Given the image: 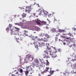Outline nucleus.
I'll list each match as a JSON object with an SVG mask.
<instances>
[{"label": "nucleus", "instance_id": "f257e3e1", "mask_svg": "<svg viewBox=\"0 0 76 76\" xmlns=\"http://www.w3.org/2000/svg\"><path fill=\"white\" fill-rule=\"evenodd\" d=\"M33 65L34 66H36L37 67L39 66V61L37 59H34V62H33Z\"/></svg>", "mask_w": 76, "mask_h": 76}, {"label": "nucleus", "instance_id": "f03ea898", "mask_svg": "<svg viewBox=\"0 0 76 76\" xmlns=\"http://www.w3.org/2000/svg\"><path fill=\"white\" fill-rule=\"evenodd\" d=\"M11 35H14L13 37L16 39H18L19 38H18V35L15 33V32L13 31L12 30H11Z\"/></svg>", "mask_w": 76, "mask_h": 76}, {"label": "nucleus", "instance_id": "7ed1b4c3", "mask_svg": "<svg viewBox=\"0 0 76 76\" xmlns=\"http://www.w3.org/2000/svg\"><path fill=\"white\" fill-rule=\"evenodd\" d=\"M40 43V42H37L38 43V44L36 45H39V47H42V46H44V45H47V44H45V42H43V41H41Z\"/></svg>", "mask_w": 76, "mask_h": 76}, {"label": "nucleus", "instance_id": "20e7f679", "mask_svg": "<svg viewBox=\"0 0 76 76\" xmlns=\"http://www.w3.org/2000/svg\"><path fill=\"white\" fill-rule=\"evenodd\" d=\"M31 6H27L26 7V9H27L25 10L26 12H28V13H29L32 9H33V8H31Z\"/></svg>", "mask_w": 76, "mask_h": 76}, {"label": "nucleus", "instance_id": "39448f33", "mask_svg": "<svg viewBox=\"0 0 76 76\" xmlns=\"http://www.w3.org/2000/svg\"><path fill=\"white\" fill-rule=\"evenodd\" d=\"M51 69H52V68L48 67H46V69L45 70L43 71L44 73H47V72H50L51 71Z\"/></svg>", "mask_w": 76, "mask_h": 76}, {"label": "nucleus", "instance_id": "423d86ee", "mask_svg": "<svg viewBox=\"0 0 76 76\" xmlns=\"http://www.w3.org/2000/svg\"><path fill=\"white\" fill-rule=\"evenodd\" d=\"M38 41H41H41H44V42H47L48 41V40L47 39L45 38H44L43 39H42V38L39 39L38 38L37 39Z\"/></svg>", "mask_w": 76, "mask_h": 76}, {"label": "nucleus", "instance_id": "0eeeda50", "mask_svg": "<svg viewBox=\"0 0 76 76\" xmlns=\"http://www.w3.org/2000/svg\"><path fill=\"white\" fill-rule=\"evenodd\" d=\"M65 38L66 39H69L72 42H75V38H71L70 37H66Z\"/></svg>", "mask_w": 76, "mask_h": 76}, {"label": "nucleus", "instance_id": "6e6552de", "mask_svg": "<svg viewBox=\"0 0 76 76\" xmlns=\"http://www.w3.org/2000/svg\"><path fill=\"white\" fill-rule=\"evenodd\" d=\"M18 39H18V40H17V43H19L20 42V41H22V40H23V39L22 38V37H20V38H19V35H18Z\"/></svg>", "mask_w": 76, "mask_h": 76}, {"label": "nucleus", "instance_id": "1a4fd4ad", "mask_svg": "<svg viewBox=\"0 0 76 76\" xmlns=\"http://www.w3.org/2000/svg\"><path fill=\"white\" fill-rule=\"evenodd\" d=\"M36 23L39 25H42V22L39 20V19H37L36 21Z\"/></svg>", "mask_w": 76, "mask_h": 76}, {"label": "nucleus", "instance_id": "9d476101", "mask_svg": "<svg viewBox=\"0 0 76 76\" xmlns=\"http://www.w3.org/2000/svg\"><path fill=\"white\" fill-rule=\"evenodd\" d=\"M43 56H44L43 57V58H46L47 59L48 58H50V57L48 56V54H44Z\"/></svg>", "mask_w": 76, "mask_h": 76}, {"label": "nucleus", "instance_id": "9b49d317", "mask_svg": "<svg viewBox=\"0 0 76 76\" xmlns=\"http://www.w3.org/2000/svg\"><path fill=\"white\" fill-rule=\"evenodd\" d=\"M68 39L66 41V39L64 40V41H65L66 42V43H67V44H70V40L69 39Z\"/></svg>", "mask_w": 76, "mask_h": 76}, {"label": "nucleus", "instance_id": "f8f14e48", "mask_svg": "<svg viewBox=\"0 0 76 76\" xmlns=\"http://www.w3.org/2000/svg\"><path fill=\"white\" fill-rule=\"evenodd\" d=\"M68 35L67 36H68V37H69H69H73L74 36L73 35V34H72L71 33H68L67 34Z\"/></svg>", "mask_w": 76, "mask_h": 76}, {"label": "nucleus", "instance_id": "ddd939ff", "mask_svg": "<svg viewBox=\"0 0 76 76\" xmlns=\"http://www.w3.org/2000/svg\"><path fill=\"white\" fill-rule=\"evenodd\" d=\"M26 67V70H31V67L29 66H27Z\"/></svg>", "mask_w": 76, "mask_h": 76}, {"label": "nucleus", "instance_id": "4468645a", "mask_svg": "<svg viewBox=\"0 0 76 76\" xmlns=\"http://www.w3.org/2000/svg\"><path fill=\"white\" fill-rule=\"evenodd\" d=\"M51 56L52 58H56L57 57V55H56L55 53H52V55H51Z\"/></svg>", "mask_w": 76, "mask_h": 76}, {"label": "nucleus", "instance_id": "2eb2a0df", "mask_svg": "<svg viewBox=\"0 0 76 76\" xmlns=\"http://www.w3.org/2000/svg\"><path fill=\"white\" fill-rule=\"evenodd\" d=\"M37 73H38V75L39 76H41V74H44V72H41L40 71H39V72H37Z\"/></svg>", "mask_w": 76, "mask_h": 76}, {"label": "nucleus", "instance_id": "dca6fc26", "mask_svg": "<svg viewBox=\"0 0 76 76\" xmlns=\"http://www.w3.org/2000/svg\"><path fill=\"white\" fill-rule=\"evenodd\" d=\"M51 31L52 32H56V28H53L51 30Z\"/></svg>", "mask_w": 76, "mask_h": 76}, {"label": "nucleus", "instance_id": "f3484780", "mask_svg": "<svg viewBox=\"0 0 76 76\" xmlns=\"http://www.w3.org/2000/svg\"><path fill=\"white\" fill-rule=\"evenodd\" d=\"M24 34L25 35H26V36H28V34H26V33H28V31H27L24 30Z\"/></svg>", "mask_w": 76, "mask_h": 76}, {"label": "nucleus", "instance_id": "a211bd4d", "mask_svg": "<svg viewBox=\"0 0 76 76\" xmlns=\"http://www.w3.org/2000/svg\"><path fill=\"white\" fill-rule=\"evenodd\" d=\"M28 58H29L30 59H31L32 60H33L34 59V56L31 55L29 56L28 57Z\"/></svg>", "mask_w": 76, "mask_h": 76}, {"label": "nucleus", "instance_id": "6ab92c4d", "mask_svg": "<svg viewBox=\"0 0 76 76\" xmlns=\"http://www.w3.org/2000/svg\"><path fill=\"white\" fill-rule=\"evenodd\" d=\"M54 71H52V70L49 72V73L50 75H52L54 73Z\"/></svg>", "mask_w": 76, "mask_h": 76}, {"label": "nucleus", "instance_id": "aec40b11", "mask_svg": "<svg viewBox=\"0 0 76 76\" xmlns=\"http://www.w3.org/2000/svg\"><path fill=\"white\" fill-rule=\"evenodd\" d=\"M45 36L46 38H50V36L48 35V34H46Z\"/></svg>", "mask_w": 76, "mask_h": 76}, {"label": "nucleus", "instance_id": "412c9836", "mask_svg": "<svg viewBox=\"0 0 76 76\" xmlns=\"http://www.w3.org/2000/svg\"><path fill=\"white\" fill-rule=\"evenodd\" d=\"M25 73L26 76H28V75L29 74V71L27 70L26 71H25Z\"/></svg>", "mask_w": 76, "mask_h": 76}, {"label": "nucleus", "instance_id": "4be33fe9", "mask_svg": "<svg viewBox=\"0 0 76 76\" xmlns=\"http://www.w3.org/2000/svg\"><path fill=\"white\" fill-rule=\"evenodd\" d=\"M11 29V28H10V27H8L6 29V30L7 31H8V32H9L10 31V29Z\"/></svg>", "mask_w": 76, "mask_h": 76}, {"label": "nucleus", "instance_id": "5701e85b", "mask_svg": "<svg viewBox=\"0 0 76 76\" xmlns=\"http://www.w3.org/2000/svg\"><path fill=\"white\" fill-rule=\"evenodd\" d=\"M42 25H46L47 24V22H45L44 21H42Z\"/></svg>", "mask_w": 76, "mask_h": 76}, {"label": "nucleus", "instance_id": "b1692460", "mask_svg": "<svg viewBox=\"0 0 76 76\" xmlns=\"http://www.w3.org/2000/svg\"><path fill=\"white\" fill-rule=\"evenodd\" d=\"M26 14H25L23 13L22 15V16L23 18H25V17H26Z\"/></svg>", "mask_w": 76, "mask_h": 76}, {"label": "nucleus", "instance_id": "393cba45", "mask_svg": "<svg viewBox=\"0 0 76 76\" xmlns=\"http://www.w3.org/2000/svg\"><path fill=\"white\" fill-rule=\"evenodd\" d=\"M73 69L75 70L76 69V65L75 64H74L73 65Z\"/></svg>", "mask_w": 76, "mask_h": 76}, {"label": "nucleus", "instance_id": "a878e982", "mask_svg": "<svg viewBox=\"0 0 76 76\" xmlns=\"http://www.w3.org/2000/svg\"><path fill=\"white\" fill-rule=\"evenodd\" d=\"M12 26H13V25H12V24H10L8 26V27H9L10 28H11Z\"/></svg>", "mask_w": 76, "mask_h": 76}, {"label": "nucleus", "instance_id": "bb28decb", "mask_svg": "<svg viewBox=\"0 0 76 76\" xmlns=\"http://www.w3.org/2000/svg\"><path fill=\"white\" fill-rule=\"evenodd\" d=\"M48 53L50 54V55H52V53L51 52V50L48 51Z\"/></svg>", "mask_w": 76, "mask_h": 76}, {"label": "nucleus", "instance_id": "cd10ccee", "mask_svg": "<svg viewBox=\"0 0 76 76\" xmlns=\"http://www.w3.org/2000/svg\"><path fill=\"white\" fill-rule=\"evenodd\" d=\"M20 73H21V74H22L23 73V69H20Z\"/></svg>", "mask_w": 76, "mask_h": 76}, {"label": "nucleus", "instance_id": "c85d7f7f", "mask_svg": "<svg viewBox=\"0 0 76 76\" xmlns=\"http://www.w3.org/2000/svg\"><path fill=\"white\" fill-rule=\"evenodd\" d=\"M45 53L46 54H49V53H48V50H46L45 51Z\"/></svg>", "mask_w": 76, "mask_h": 76}, {"label": "nucleus", "instance_id": "c756f323", "mask_svg": "<svg viewBox=\"0 0 76 76\" xmlns=\"http://www.w3.org/2000/svg\"><path fill=\"white\" fill-rule=\"evenodd\" d=\"M53 49H54V50H55V51L56 52V53H57V49H56V48L53 47Z\"/></svg>", "mask_w": 76, "mask_h": 76}, {"label": "nucleus", "instance_id": "7c9ffc66", "mask_svg": "<svg viewBox=\"0 0 76 76\" xmlns=\"http://www.w3.org/2000/svg\"><path fill=\"white\" fill-rule=\"evenodd\" d=\"M55 39L56 41H58V38L57 37H55Z\"/></svg>", "mask_w": 76, "mask_h": 76}, {"label": "nucleus", "instance_id": "2f4dec72", "mask_svg": "<svg viewBox=\"0 0 76 76\" xmlns=\"http://www.w3.org/2000/svg\"><path fill=\"white\" fill-rule=\"evenodd\" d=\"M47 20H48V23H49V24H50V20H48V19H47Z\"/></svg>", "mask_w": 76, "mask_h": 76}, {"label": "nucleus", "instance_id": "473e14b6", "mask_svg": "<svg viewBox=\"0 0 76 76\" xmlns=\"http://www.w3.org/2000/svg\"><path fill=\"white\" fill-rule=\"evenodd\" d=\"M72 29L74 30V31H76V28H75V27H73L72 28Z\"/></svg>", "mask_w": 76, "mask_h": 76}, {"label": "nucleus", "instance_id": "72a5a7b5", "mask_svg": "<svg viewBox=\"0 0 76 76\" xmlns=\"http://www.w3.org/2000/svg\"><path fill=\"white\" fill-rule=\"evenodd\" d=\"M47 65H49V62H48V60H47Z\"/></svg>", "mask_w": 76, "mask_h": 76}, {"label": "nucleus", "instance_id": "f704fd0d", "mask_svg": "<svg viewBox=\"0 0 76 76\" xmlns=\"http://www.w3.org/2000/svg\"><path fill=\"white\" fill-rule=\"evenodd\" d=\"M62 31L63 30H60L59 31L60 32H62Z\"/></svg>", "mask_w": 76, "mask_h": 76}, {"label": "nucleus", "instance_id": "c9c22d12", "mask_svg": "<svg viewBox=\"0 0 76 76\" xmlns=\"http://www.w3.org/2000/svg\"><path fill=\"white\" fill-rule=\"evenodd\" d=\"M51 16V14H49L48 15L49 17H50V16Z\"/></svg>", "mask_w": 76, "mask_h": 76}, {"label": "nucleus", "instance_id": "e433bc0d", "mask_svg": "<svg viewBox=\"0 0 76 76\" xmlns=\"http://www.w3.org/2000/svg\"><path fill=\"white\" fill-rule=\"evenodd\" d=\"M40 15H42V11H40Z\"/></svg>", "mask_w": 76, "mask_h": 76}, {"label": "nucleus", "instance_id": "4c0bfd02", "mask_svg": "<svg viewBox=\"0 0 76 76\" xmlns=\"http://www.w3.org/2000/svg\"><path fill=\"white\" fill-rule=\"evenodd\" d=\"M62 32H64V30H62Z\"/></svg>", "mask_w": 76, "mask_h": 76}, {"label": "nucleus", "instance_id": "58836bf2", "mask_svg": "<svg viewBox=\"0 0 76 76\" xmlns=\"http://www.w3.org/2000/svg\"><path fill=\"white\" fill-rule=\"evenodd\" d=\"M15 25H19V23H15Z\"/></svg>", "mask_w": 76, "mask_h": 76}, {"label": "nucleus", "instance_id": "ea45409f", "mask_svg": "<svg viewBox=\"0 0 76 76\" xmlns=\"http://www.w3.org/2000/svg\"><path fill=\"white\" fill-rule=\"evenodd\" d=\"M73 46H74V47H76V45H75L73 44Z\"/></svg>", "mask_w": 76, "mask_h": 76}, {"label": "nucleus", "instance_id": "a19ab883", "mask_svg": "<svg viewBox=\"0 0 76 76\" xmlns=\"http://www.w3.org/2000/svg\"><path fill=\"white\" fill-rule=\"evenodd\" d=\"M18 72H17L16 73H15V75H18Z\"/></svg>", "mask_w": 76, "mask_h": 76}, {"label": "nucleus", "instance_id": "79ce46f5", "mask_svg": "<svg viewBox=\"0 0 76 76\" xmlns=\"http://www.w3.org/2000/svg\"><path fill=\"white\" fill-rule=\"evenodd\" d=\"M63 44H64V45H66V43L64 42V43Z\"/></svg>", "mask_w": 76, "mask_h": 76}, {"label": "nucleus", "instance_id": "37998d69", "mask_svg": "<svg viewBox=\"0 0 76 76\" xmlns=\"http://www.w3.org/2000/svg\"><path fill=\"white\" fill-rule=\"evenodd\" d=\"M58 51H59V52H60V49H58Z\"/></svg>", "mask_w": 76, "mask_h": 76}, {"label": "nucleus", "instance_id": "c03bdc74", "mask_svg": "<svg viewBox=\"0 0 76 76\" xmlns=\"http://www.w3.org/2000/svg\"><path fill=\"white\" fill-rule=\"evenodd\" d=\"M54 20L55 21H57V20H56V18H54Z\"/></svg>", "mask_w": 76, "mask_h": 76}, {"label": "nucleus", "instance_id": "a18cd8bd", "mask_svg": "<svg viewBox=\"0 0 76 76\" xmlns=\"http://www.w3.org/2000/svg\"><path fill=\"white\" fill-rule=\"evenodd\" d=\"M35 38H38V37H37V36H36V37H35Z\"/></svg>", "mask_w": 76, "mask_h": 76}, {"label": "nucleus", "instance_id": "49530a36", "mask_svg": "<svg viewBox=\"0 0 76 76\" xmlns=\"http://www.w3.org/2000/svg\"><path fill=\"white\" fill-rule=\"evenodd\" d=\"M37 5V6H38V7H39V4H38Z\"/></svg>", "mask_w": 76, "mask_h": 76}, {"label": "nucleus", "instance_id": "de8ad7c7", "mask_svg": "<svg viewBox=\"0 0 76 76\" xmlns=\"http://www.w3.org/2000/svg\"><path fill=\"white\" fill-rule=\"evenodd\" d=\"M69 47H72V45H71V46H69Z\"/></svg>", "mask_w": 76, "mask_h": 76}, {"label": "nucleus", "instance_id": "09e8293b", "mask_svg": "<svg viewBox=\"0 0 76 76\" xmlns=\"http://www.w3.org/2000/svg\"><path fill=\"white\" fill-rule=\"evenodd\" d=\"M61 37L62 38V37H63V36H61Z\"/></svg>", "mask_w": 76, "mask_h": 76}, {"label": "nucleus", "instance_id": "8fccbe9b", "mask_svg": "<svg viewBox=\"0 0 76 76\" xmlns=\"http://www.w3.org/2000/svg\"><path fill=\"white\" fill-rule=\"evenodd\" d=\"M59 41H61V40H60V39H59Z\"/></svg>", "mask_w": 76, "mask_h": 76}, {"label": "nucleus", "instance_id": "3c124183", "mask_svg": "<svg viewBox=\"0 0 76 76\" xmlns=\"http://www.w3.org/2000/svg\"><path fill=\"white\" fill-rule=\"evenodd\" d=\"M41 9H39V10H41Z\"/></svg>", "mask_w": 76, "mask_h": 76}, {"label": "nucleus", "instance_id": "603ef678", "mask_svg": "<svg viewBox=\"0 0 76 76\" xmlns=\"http://www.w3.org/2000/svg\"><path fill=\"white\" fill-rule=\"evenodd\" d=\"M48 76H51V75H48Z\"/></svg>", "mask_w": 76, "mask_h": 76}, {"label": "nucleus", "instance_id": "864d4df0", "mask_svg": "<svg viewBox=\"0 0 76 76\" xmlns=\"http://www.w3.org/2000/svg\"><path fill=\"white\" fill-rule=\"evenodd\" d=\"M20 20H21L22 19V18H20Z\"/></svg>", "mask_w": 76, "mask_h": 76}, {"label": "nucleus", "instance_id": "5fc2aeb1", "mask_svg": "<svg viewBox=\"0 0 76 76\" xmlns=\"http://www.w3.org/2000/svg\"><path fill=\"white\" fill-rule=\"evenodd\" d=\"M29 76H33L31 75H29Z\"/></svg>", "mask_w": 76, "mask_h": 76}, {"label": "nucleus", "instance_id": "6e6d98bb", "mask_svg": "<svg viewBox=\"0 0 76 76\" xmlns=\"http://www.w3.org/2000/svg\"><path fill=\"white\" fill-rule=\"evenodd\" d=\"M56 36H58V35H56Z\"/></svg>", "mask_w": 76, "mask_h": 76}, {"label": "nucleus", "instance_id": "4d7b16f0", "mask_svg": "<svg viewBox=\"0 0 76 76\" xmlns=\"http://www.w3.org/2000/svg\"><path fill=\"white\" fill-rule=\"evenodd\" d=\"M72 65H71V66L72 67Z\"/></svg>", "mask_w": 76, "mask_h": 76}, {"label": "nucleus", "instance_id": "13d9d810", "mask_svg": "<svg viewBox=\"0 0 76 76\" xmlns=\"http://www.w3.org/2000/svg\"><path fill=\"white\" fill-rule=\"evenodd\" d=\"M30 74H31V75H32V73H31Z\"/></svg>", "mask_w": 76, "mask_h": 76}, {"label": "nucleus", "instance_id": "bf43d9fd", "mask_svg": "<svg viewBox=\"0 0 76 76\" xmlns=\"http://www.w3.org/2000/svg\"><path fill=\"white\" fill-rule=\"evenodd\" d=\"M19 16H20L19 15H18V17H19Z\"/></svg>", "mask_w": 76, "mask_h": 76}, {"label": "nucleus", "instance_id": "052dcab7", "mask_svg": "<svg viewBox=\"0 0 76 76\" xmlns=\"http://www.w3.org/2000/svg\"><path fill=\"white\" fill-rule=\"evenodd\" d=\"M51 47H52V48H53V46H52Z\"/></svg>", "mask_w": 76, "mask_h": 76}, {"label": "nucleus", "instance_id": "680f3d73", "mask_svg": "<svg viewBox=\"0 0 76 76\" xmlns=\"http://www.w3.org/2000/svg\"><path fill=\"white\" fill-rule=\"evenodd\" d=\"M37 17H38V16L37 15Z\"/></svg>", "mask_w": 76, "mask_h": 76}, {"label": "nucleus", "instance_id": "e2e57ef3", "mask_svg": "<svg viewBox=\"0 0 76 76\" xmlns=\"http://www.w3.org/2000/svg\"><path fill=\"white\" fill-rule=\"evenodd\" d=\"M56 70L57 71H58L57 69Z\"/></svg>", "mask_w": 76, "mask_h": 76}, {"label": "nucleus", "instance_id": "0e129e2a", "mask_svg": "<svg viewBox=\"0 0 76 76\" xmlns=\"http://www.w3.org/2000/svg\"><path fill=\"white\" fill-rule=\"evenodd\" d=\"M45 15H46V14H45Z\"/></svg>", "mask_w": 76, "mask_h": 76}, {"label": "nucleus", "instance_id": "69168bd1", "mask_svg": "<svg viewBox=\"0 0 76 76\" xmlns=\"http://www.w3.org/2000/svg\"><path fill=\"white\" fill-rule=\"evenodd\" d=\"M48 45H49V44H48Z\"/></svg>", "mask_w": 76, "mask_h": 76}, {"label": "nucleus", "instance_id": "338daca9", "mask_svg": "<svg viewBox=\"0 0 76 76\" xmlns=\"http://www.w3.org/2000/svg\"><path fill=\"white\" fill-rule=\"evenodd\" d=\"M37 42H36V43H37Z\"/></svg>", "mask_w": 76, "mask_h": 76}]
</instances>
